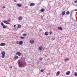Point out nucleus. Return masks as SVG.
Instances as JSON below:
<instances>
[{"instance_id":"nucleus-1","label":"nucleus","mask_w":77,"mask_h":77,"mask_svg":"<svg viewBox=\"0 0 77 77\" xmlns=\"http://www.w3.org/2000/svg\"><path fill=\"white\" fill-rule=\"evenodd\" d=\"M18 63L20 68H23L26 65V63H24L20 60H19L18 61Z\"/></svg>"},{"instance_id":"nucleus-2","label":"nucleus","mask_w":77,"mask_h":77,"mask_svg":"<svg viewBox=\"0 0 77 77\" xmlns=\"http://www.w3.org/2000/svg\"><path fill=\"white\" fill-rule=\"evenodd\" d=\"M1 53L2 54V58H4L5 57V51H2Z\"/></svg>"},{"instance_id":"nucleus-3","label":"nucleus","mask_w":77,"mask_h":77,"mask_svg":"<svg viewBox=\"0 0 77 77\" xmlns=\"http://www.w3.org/2000/svg\"><path fill=\"white\" fill-rule=\"evenodd\" d=\"M29 43L31 44H33L34 43V40L31 39L29 41Z\"/></svg>"},{"instance_id":"nucleus-4","label":"nucleus","mask_w":77,"mask_h":77,"mask_svg":"<svg viewBox=\"0 0 77 77\" xmlns=\"http://www.w3.org/2000/svg\"><path fill=\"white\" fill-rule=\"evenodd\" d=\"M1 25L2 26H3V28H4V29H6V28H7V27L5 25H4L3 23H1Z\"/></svg>"},{"instance_id":"nucleus-5","label":"nucleus","mask_w":77,"mask_h":77,"mask_svg":"<svg viewBox=\"0 0 77 77\" xmlns=\"http://www.w3.org/2000/svg\"><path fill=\"white\" fill-rule=\"evenodd\" d=\"M3 23H5V24H9V22H8V21L4 20L3 21Z\"/></svg>"},{"instance_id":"nucleus-6","label":"nucleus","mask_w":77,"mask_h":77,"mask_svg":"<svg viewBox=\"0 0 77 77\" xmlns=\"http://www.w3.org/2000/svg\"><path fill=\"white\" fill-rule=\"evenodd\" d=\"M16 54L17 55H18L19 56H21V53L19 52H17L16 53Z\"/></svg>"},{"instance_id":"nucleus-7","label":"nucleus","mask_w":77,"mask_h":77,"mask_svg":"<svg viewBox=\"0 0 77 77\" xmlns=\"http://www.w3.org/2000/svg\"><path fill=\"white\" fill-rule=\"evenodd\" d=\"M6 45V44L4 43H2L0 44V46H5Z\"/></svg>"},{"instance_id":"nucleus-8","label":"nucleus","mask_w":77,"mask_h":77,"mask_svg":"<svg viewBox=\"0 0 77 77\" xmlns=\"http://www.w3.org/2000/svg\"><path fill=\"white\" fill-rule=\"evenodd\" d=\"M17 6H18V7H21L22 5L21 4H17L16 5Z\"/></svg>"},{"instance_id":"nucleus-9","label":"nucleus","mask_w":77,"mask_h":77,"mask_svg":"<svg viewBox=\"0 0 77 77\" xmlns=\"http://www.w3.org/2000/svg\"><path fill=\"white\" fill-rule=\"evenodd\" d=\"M18 58V57L17 55H15L14 57V59H15V60H17Z\"/></svg>"},{"instance_id":"nucleus-10","label":"nucleus","mask_w":77,"mask_h":77,"mask_svg":"<svg viewBox=\"0 0 77 77\" xmlns=\"http://www.w3.org/2000/svg\"><path fill=\"white\" fill-rule=\"evenodd\" d=\"M42 48H43L42 47L40 46L38 48V50H39L40 51H41V50H42Z\"/></svg>"},{"instance_id":"nucleus-11","label":"nucleus","mask_w":77,"mask_h":77,"mask_svg":"<svg viewBox=\"0 0 77 77\" xmlns=\"http://www.w3.org/2000/svg\"><path fill=\"white\" fill-rule=\"evenodd\" d=\"M23 41H20L19 42V45H23Z\"/></svg>"},{"instance_id":"nucleus-12","label":"nucleus","mask_w":77,"mask_h":77,"mask_svg":"<svg viewBox=\"0 0 77 77\" xmlns=\"http://www.w3.org/2000/svg\"><path fill=\"white\" fill-rule=\"evenodd\" d=\"M29 5L31 6H35V4H34L33 3H31Z\"/></svg>"},{"instance_id":"nucleus-13","label":"nucleus","mask_w":77,"mask_h":77,"mask_svg":"<svg viewBox=\"0 0 77 77\" xmlns=\"http://www.w3.org/2000/svg\"><path fill=\"white\" fill-rule=\"evenodd\" d=\"M70 72H71L69 71H68L66 72V75H69V74H70Z\"/></svg>"},{"instance_id":"nucleus-14","label":"nucleus","mask_w":77,"mask_h":77,"mask_svg":"<svg viewBox=\"0 0 77 77\" xmlns=\"http://www.w3.org/2000/svg\"><path fill=\"white\" fill-rule=\"evenodd\" d=\"M22 19H23V17H22L20 16L18 17V20H22Z\"/></svg>"},{"instance_id":"nucleus-15","label":"nucleus","mask_w":77,"mask_h":77,"mask_svg":"<svg viewBox=\"0 0 77 77\" xmlns=\"http://www.w3.org/2000/svg\"><path fill=\"white\" fill-rule=\"evenodd\" d=\"M65 11H63L62 13V16H63V15H65Z\"/></svg>"},{"instance_id":"nucleus-16","label":"nucleus","mask_w":77,"mask_h":77,"mask_svg":"<svg viewBox=\"0 0 77 77\" xmlns=\"http://www.w3.org/2000/svg\"><path fill=\"white\" fill-rule=\"evenodd\" d=\"M59 74H60V72H59V71L57 72L56 74L57 76V75H59Z\"/></svg>"},{"instance_id":"nucleus-17","label":"nucleus","mask_w":77,"mask_h":77,"mask_svg":"<svg viewBox=\"0 0 77 77\" xmlns=\"http://www.w3.org/2000/svg\"><path fill=\"white\" fill-rule=\"evenodd\" d=\"M58 29H59L60 30H62V28L61 27H58Z\"/></svg>"},{"instance_id":"nucleus-18","label":"nucleus","mask_w":77,"mask_h":77,"mask_svg":"<svg viewBox=\"0 0 77 77\" xmlns=\"http://www.w3.org/2000/svg\"><path fill=\"white\" fill-rule=\"evenodd\" d=\"M45 35L46 36H47V35H48V32H45Z\"/></svg>"},{"instance_id":"nucleus-19","label":"nucleus","mask_w":77,"mask_h":77,"mask_svg":"<svg viewBox=\"0 0 77 77\" xmlns=\"http://www.w3.org/2000/svg\"><path fill=\"white\" fill-rule=\"evenodd\" d=\"M40 11L42 12H44V9H41L40 10Z\"/></svg>"},{"instance_id":"nucleus-20","label":"nucleus","mask_w":77,"mask_h":77,"mask_svg":"<svg viewBox=\"0 0 77 77\" xmlns=\"http://www.w3.org/2000/svg\"><path fill=\"white\" fill-rule=\"evenodd\" d=\"M69 58H66V59H64V60L65 61H68V60H69Z\"/></svg>"},{"instance_id":"nucleus-21","label":"nucleus","mask_w":77,"mask_h":77,"mask_svg":"<svg viewBox=\"0 0 77 77\" xmlns=\"http://www.w3.org/2000/svg\"><path fill=\"white\" fill-rule=\"evenodd\" d=\"M66 15H69V11H67L66 12Z\"/></svg>"},{"instance_id":"nucleus-22","label":"nucleus","mask_w":77,"mask_h":77,"mask_svg":"<svg viewBox=\"0 0 77 77\" xmlns=\"http://www.w3.org/2000/svg\"><path fill=\"white\" fill-rule=\"evenodd\" d=\"M18 28H21V25L20 24L18 25Z\"/></svg>"},{"instance_id":"nucleus-23","label":"nucleus","mask_w":77,"mask_h":77,"mask_svg":"<svg viewBox=\"0 0 77 77\" xmlns=\"http://www.w3.org/2000/svg\"><path fill=\"white\" fill-rule=\"evenodd\" d=\"M74 75H75V76H77V72H75Z\"/></svg>"},{"instance_id":"nucleus-24","label":"nucleus","mask_w":77,"mask_h":77,"mask_svg":"<svg viewBox=\"0 0 77 77\" xmlns=\"http://www.w3.org/2000/svg\"><path fill=\"white\" fill-rule=\"evenodd\" d=\"M23 36H26L27 35L26 34H23Z\"/></svg>"},{"instance_id":"nucleus-25","label":"nucleus","mask_w":77,"mask_h":77,"mask_svg":"<svg viewBox=\"0 0 77 77\" xmlns=\"http://www.w3.org/2000/svg\"><path fill=\"white\" fill-rule=\"evenodd\" d=\"M16 44H19V42H18V41H17L16 42Z\"/></svg>"},{"instance_id":"nucleus-26","label":"nucleus","mask_w":77,"mask_h":77,"mask_svg":"<svg viewBox=\"0 0 77 77\" xmlns=\"http://www.w3.org/2000/svg\"><path fill=\"white\" fill-rule=\"evenodd\" d=\"M41 72H44V70L43 69L41 70Z\"/></svg>"},{"instance_id":"nucleus-27","label":"nucleus","mask_w":77,"mask_h":77,"mask_svg":"<svg viewBox=\"0 0 77 77\" xmlns=\"http://www.w3.org/2000/svg\"><path fill=\"white\" fill-rule=\"evenodd\" d=\"M20 38H21V39H24V37H22V36H21V37H20Z\"/></svg>"},{"instance_id":"nucleus-28","label":"nucleus","mask_w":77,"mask_h":77,"mask_svg":"<svg viewBox=\"0 0 77 77\" xmlns=\"http://www.w3.org/2000/svg\"><path fill=\"white\" fill-rule=\"evenodd\" d=\"M41 18L42 19H43V16L42 15L41 16Z\"/></svg>"},{"instance_id":"nucleus-29","label":"nucleus","mask_w":77,"mask_h":77,"mask_svg":"<svg viewBox=\"0 0 77 77\" xmlns=\"http://www.w3.org/2000/svg\"><path fill=\"white\" fill-rule=\"evenodd\" d=\"M74 3H77V0H76V1H75V2H74Z\"/></svg>"},{"instance_id":"nucleus-30","label":"nucleus","mask_w":77,"mask_h":77,"mask_svg":"<svg viewBox=\"0 0 77 77\" xmlns=\"http://www.w3.org/2000/svg\"><path fill=\"white\" fill-rule=\"evenodd\" d=\"M14 29L16 31H17V30L15 28H14Z\"/></svg>"},{"instance_id":"nucleus-31","label":"nucleus","mask_w":77,"mask_h":77,"mask_svg":"<svg viewBox=\"0 0 77 77\" xmlns=\"http://www.w3.org/2000/svg\"><path fill=\"white\" fill-rule=\"evenodd\" d=\"M40 60H42V58H40Z\"/></svg>"},{"instance_id":"nucleus-32","label":"nucleus","mask_w":77,"mask_h":77,"mask_svg":"<svg viewBox=\"0 0 77 77\" xmlns=\"http://www.w3.org/2000/svg\"><path fill=\"white\" fill-rule=\"evenodd\" d=\"M8 21H9V22H11V20H8Z\"/></svg>"},{"instance_id":"nucleus-33","label":"nucleus","mask_w":77,"mask_h":77,"mask_svg":"<svg viewBox=\"0 0 77 77\" xmlns=\"http://www.w3.org/2000/svg\"><path fill=\"white\" fill-rule=\"evenodd\" d=\"M10 68H11H11H12V66H10Z\"/></svg>"},{"instance_id":"nucleus-34","label":"nucleus","mask_w":77,"mask_h":77,"mask_svg":"<svg viewBox=\"0 0 77 77\" xmlns=\"http://www.w3.org/2000/svg\"><path fill=\"white\" fill-rule=\"evenodd\" d=\"M42 29H41L39 31L40 32H42Z\"/></svg>"},{"instance_id":"nucleus-35","label":"nucleus","mask_w":77,"mask_h":77,"mask_svg":"<svg viewBox=\"0 0 77 77\" xmlns=\"http://www.w3.org/2000/svg\"><path fill=\"white\" fill-rule=\"evenodd\" d=\"M50 34H52V32H50Z\"/></svg>"},{"instance_id":"nucleus-36","label":"nucleus","mask_w":77,"mask_h":77,"mask_svg":"<svg viewBox=\"0 0 77 77\" xmlns=\"http://www.w3.org/2000/svg\"><path fill=\"white\" fill-rule=\"evenodd\" d=\"M75 11H77V9H75Z\"/></svg>"},{"instance_id":"nucleus-37","label":"nucleus","mask_w":77,"mask_h":77,"mask_svg":"<svg viewBox=\"0 0 77 77\" xmlns=\"http://www.w3.org/2000/svg\"><path fill=\"white\" fill-rule=\"evenodd\" d=\"M14 2H17V1L16 0H14Z\"/></svg>"},{"instance_id":"nucleus-38","label":"nucleus","mask_w":77,"mask_h":77,"mask_svg":"<svg viewBox=\"0 0 77 77\" xmlns=\"http://www.w3.org/2000/svg\"><path fill=\"white\" fill-rule=\"evenodd\" d=\"M3 8H5V6H3L2 7Z\"/></svg>"},{"instance_id":"nucleus-39","label":"nucleus","mask_w":77,"mask_h":77,"mask_svg":"<svg viewBox=\"0 0 77 77\" xmlns=\"http://www.w3.org/2000/svg\"><path fill=\"white\" fill-rule=\"evenodd\" d=\"M16 26V25H14V27H15Z\"/></svg>"},{"instance_id":"nucleus-40","label":"nucleus","mask_w":77,"mask_h":77,"mask_svg":"<svg viewBox=\"0 0 77 77\" xmlns=\"http://www.w3.org/2000/svg\"><path fill=\"white\" fill-rule=\"evenodd\" d=\"M55 39V38L53 39V40H54Z\"/></svg>"},{"instance_id":"nucleus-41","label":"nucleus","mask_w":77,"mask_h":77,"mask_svg":"<svg viewBox=\"0 0 77 77\" xmlns=\"http://www.w3.org/2000/svg\"><path fill=\"white\" fill-rule=\"evenodd\" d=\"M3 77H5V76H3Z\"/></svg>"}]
</instances>
